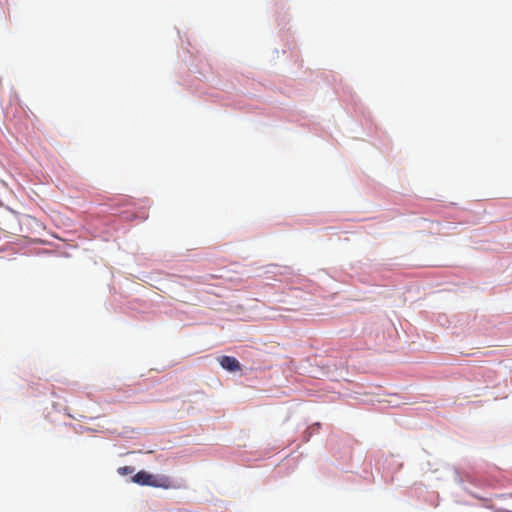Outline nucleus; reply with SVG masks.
Wrapping results in <instances>:
<instances>
[{
	"instance_id": "obj_1",
	"label": "nucleus",
	"mask_w": 512,
	"mask_h": 512,
	"mask_svg": "<svg viewBox=\"0 0 512 512\" xmlns=\"http://www.w3.org/2000/svg\"><path fill=\"white\" fill-rule=\"evenodd\" d=\"M133 482L142 486H151L162 489H177L172 479L166 475H154L144 470L139 471L133 476Z\"/></svg>"
},
{
	"instance_id": "obj_2",
	"label": "nucleus",
	"mask_w": 512,
	"mask_h": 512,
	"mask_svg": "<svg viewBox=\"0 0 512 512\" xmlns=\"http://www.w3.org/2000/svg\"><path fill=\"white\" fill-rule=\"evenodd\" d=\"M219 364L223 369L229 372H236L241 370V365L235 357L221 356L219 358Z\"/></svg>"
},
{
	"instance_id": "obj_3",
	"label": "nucleus",
	"mask_w": 512,
	"mask_h": 512,
	"mask_svg": "<svg viewBox=\"0 0 512 512\" xmlns=\"http://www.w3.org/2000/svg\"><path fill=\"white\" fill-rule=\"evenodd\" d=\"M120 470H123L125 473L130 472V468L129 467H124V468H121Z\"/></svg>"
}]
</instances>
